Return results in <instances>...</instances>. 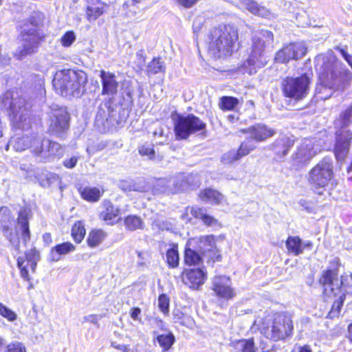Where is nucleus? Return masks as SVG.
Instances as JSON below:
<instances>
[{"instance_id": "4", "label": "nucleus", "mask_w": 352, "mask_h": 352, "mask_svg": "<svg viewBox=\"0 0 352 352\" xmlns=\"http://www.w3.org/2000/svg\"><path fill=\"white\" fill-rule=\"evenodd\" d=\"M237 38L236 30L230 25L215 28L210 35L208 53L215 58L230 55Z\"/></svg>"}, {"instance_id": "14", "label": "nucleus", "mask_w": 352, "mask_h": 352, "mask_svg": "<svg viewBox=\"0 0 352 352\" xmlns=\"http://www.w3.org/2000/svg\"><path fill=\"white\" fill-rule=\"evenodd\" d=\"M306 53L307 47L304 43H291L279 50L274 59L277 63H285L292 59L301 58Z\"/></svg>"}, {"instance_id": "32", "label": "nucleus", "mask_w": 352, "mask_h": 352, "mask_svg": "<svg viewBox=\"0 0 352 352\" xmlns=\"http://www.w3.org/2000/svg\"><path fill=\"white\" fill-rule=\"evenodd\" d=\"M35 139L39 138H30L29 136L14 137L10 140L8 146H12L16 151H22L27 148L32 151V146L34 144Z\"/></svg>"}, {"instance_id": "54", "label": "nucleus", "mask_w": 352, "mask_h": 352, "mask_svg": "<svg viewBox=\"0 0 352 352\" xmlns=\"http://www.w3.org/2000/svg\"><path fill=\"white\" fill-rule=\"evenodd\" d=\"M179 5L185 8H190L195 6L201 0H175Z\"/></svg>"}, {"instance_id": "6", "label": "nucleus", "mask_w": 352, "mask_h": 352, "mask_svg": "<svg viewBox=\"0 0 352 352\" xmlns=\"http://www.w3.org/2000/svg\"><path fill=\"white\" fill-rule=\"evenodd\" d=\"M273 34L268 30H262L253 38L252 51L245 62V67H250L248 73L252 74L256 72V69L264 66L266 63V58L264 54V50L267 45L273 42Z\"/></svg>"}, {"instance_id": "3", "label": "nucleus", "mask_w": 352, "mask_h": 352, "mask_svg": "<svg viewBox=\"0 0 352 352\" xmlns=\"http://www.w3.org/2000/svg\"><path fill=\"white\" fill-rule=\"evenodd\" d=\"M0 109L6 110L16 128L26 130L30 127V118L24 98L16 91H8L0 96Z\"/></svg>"}, {"instance_id": "33", "label": "nucleus", "mask_w": 352, "mask_h": 352, "mask_svg": "<svg viewBox=\"0 0 352 352\" xmlns=\"http://www.w3.org/2000/svg\"><path fill=\"white\" fill-rule=\"evenodd\" d=\"M153 334L162 352H168L175 342V338L170 332L157 335L156 331H154Z\"/></svg>"}, {"instance_id": "53", "label": "nucleus", "mask_w": 352, "mask_h": 352, "mask_svg": "<svg viewBox=\"0 0 352 352\" xmlns=\"http://www.w3.org/2000/svg\"><path fill=\"white\" fill-rule=\"evenodd\" d=\"M345 294H342V295L340 296V300L335 301L331 311L329 313V315L338 314L340 309V307L342 306V303L344 299Z\"/></svg>"}, {"instance_id": "36", "label": "nucleus", "mask_w": 352, "mask_h": 352, "mask_svg": "<svg viewBox=\"0 0 352 352\" xmlns=\"http://www.w3.org/2000/svg\"><path fill=\"white\" fill-rule=\"evenodd\" d=\"M292 146V141L286 137H283L275 142L274 149L276 155L280 157H284L287 154Z\"/></svg>"}, {"instance_id": "27", "label": "nucleus", "mask_w": 352, "mask_h": 352, "mask_svg": "<svg viewBox=\"0 0 352 352\" xmlns=\"http://www.w3.org/2000/svg\"><path fill=\"white\" fill-rule=\"evenodd\" d=\"M76 250V247L70 242H65L53 247L49 254V259L52 262H58L62 256L67 255Z\"/></svg>"}, {"instance_id": "42", "label": "nucleus", "mask_w": 352, "mask_h": 352, "mask_svg": "<svg viewBox=\"0 0 352 352\" xmlns=\"http://www.w3.org/2000/svg\"><path fill=\"white\" fill-rule=\"evenodd\" d=\"M242 158L238 150L232 149L223 153L221 157V161L223 164H231L232 163Z\"/></svg>"}, {"instance_id": "1", "label": "nucleus", "mask_w": 352, "mask_h": 352, "mask_svg": "<svg viewBox=\"0 0 352 352\" xmlns=\"http://www.w3.org/2000/svg\"><path fill=\"white\" fill-rule=\"evenodd\" d=\"M87 82L84 72L62 69L56 72L52 84L56 91L64 97H79L84 93Z\"/></svg>"}, {"instance_id": "15", "label": "nucleus", "mask_w": 352, "mask_h": 352, "mask_svg": "<svg viewBox=\"0 0 352 352\" xmlns=\"http://www.w3.org/2000/svg\"><path fill=\"white\" fill-rule=\"evenodd\" d=\"M39 257V252L35 249H31L24 256L18 258L17 265L23 278L30 280L29 273L35 272Z\"/></svg>"}, {"instance_id": "37", "label": "nucleus", "mask_w": 352, "mask_h": 352, "mask_svg": "<svg viewBox=\"0 0 352 352\" xmlns=\"http://www.w3.org/2000/svg\"><path fill=\"white\" fill-rule=\"evenodd\" d=\"M234 347L236 352H256L253 339H243L234 342Z\"/></svg>"}, {"instance_id": "55", "label": "nucleus", "mask_w": 352, "mask_h": 352, "mask_svg": "<svg viewBox=\"0 0 352 352\" xmlns=\"http://www.w3.org/2000/svg\"><path fill=\"white\" fill-rule=\"evenodd\" d=\"M79 159L78 156H72L68 159H65L63 161V165L67 168H73L76 166L77 162Z\"/></svg>"}, {"instance_id": "12", "label": "nucleus", "mask_w": 352, "mask_h": 352, "mask_svg": "<svg viewBox=\"0 0 352 352\" xmlns=\"http://www.w3.org/2000/svg\"><path fill=\"white\" fill-rule=\"evenodd\" d=\"M29 210L26 208L22 209L19 212L17 219V226L12 231V229L10 230L8 228L3 227V234L9 240L10 243L15 247L19 248V237L17 232V229H19L21 232V236L23 242L26 243L30 239V232L29 229L28 223Z\"/></svg>"}, {"instance_id": "28", "label": "nucleus", "mask_w": 352, "mask_h": 352, "mask_svg": "<svg viewBox=\"0 0 352 352\" xmlns=\"http://www.w3.org/2000/svg\"><path fill=\"white\" fill-rule=\"evenodd\" d=\"M241 3L244 8L254 15L265 18H269L271 16V12L267 8L259 5L254 1L243 0Z\"/></svg>"}, {"instance_id": "41", "label": "nucleus", "mask_w": 352, "mask_h": 352, "mask_svg": "<svg viewBox=\"0 0 352 352\" xmlns=\"http://www.w3.org/2000/svg\"><path fill=\"white\" fill-rule=\"evenodd\" d=\"M139 153L142 156L146 157L148 160H160V158L156 155L153 144H145L139 147Z\"/></svg>"}, {"instance_id": "52", "label": "nucleus", "mask_w": 352, "mask_h": 352, "mask_svg": "<svg viewBox=\"0 0 352 352\" xmlns=\"http://www.w3.org/2000/svg\"><path fill=\"white\" fill-rule=\"evenodd\" d=\"M194 211H195V206L186 207L181 214V219L186 223L192 222L195 219Z\"/></svg>"}, {"instance_id": "26", "label": "nucleus", "mask_w": 352, "mask_h": 352, "mask_svg": "<svg viewBox=\"0 0 352 352\" xmlns=\"http://www.w3.org/2000/svg\"><path fill=\"white\" fill-rule=\"evenodd\" d=\"M288 251L295 256L302 254L305 249L311 250L313 244L310 241L302 242L298 236H289L286 241Z\"/></svg>"}, {"instance_id": "59", "label": "nucleus", "mask_w": 352, "mask_h": 352, "mask_svg": "<svg viewBox=\"0 0 352 352\" xmlns=\"http://www.w3.org/2000/svg\"><path fill=\"white\" fill-rule=\"evenodd\" d=\"M338 50L340 53L341 56L344 58V59L348 63L350 67L352 68V56L347 53L343 49L338 48Z\"/></svg>"}, {"instance_id": "10", "label": "nucleus", "mask_w": 352, "mask_h": 352, "mask_svg": "<svg viewBox=\"0 0 352 352\" xmlns=\"http://www.w3.org/2000/svg\"><path fill=\"white\" fill-rule=\"evenodd\" d=\"M333 175L332 163L329 160H324L309 171L308 182L316 190L322 189L329 184Z\"/></svg>"}, {"instance_id": "46", "label": "nucleus", "mask_w": 352, "mask_h": 352, "mask_svg": "<svg viewBox=\"0 0 352 352\" xmlns=\"http://www.w3.org/2000/svg\"><path fill=\"white\" fill-rule=\"evenodd\" d=\"M0 316L9 322H14L17 319V314L1 302H0Z\"/></svg>"}, {"instance_id": "17", "label": "nucleus", "mask_w": 352, "mask_h": 352, "mask_svg": "<svg viewBox=\"0 0 352 352\" xmlns=\"http://www.w3.org/2000/svg\"><path fill=\"white\" fill-rule=\"evenodd\" d=\"M320 283L323 286L324 294L327 297L336 296L341 292L343 280H339L332 270L324 272Z\"/></svg>"}, {"instance_id": "63", "label": "nucleus", "mask_w": 352, "mask_h": 352, "mask_svg": "<svg viewBox=\"0 0 352 352\" xmlns=\"http://www.w3.org/2000/svg\"><path fill=\"white\" fill-rule=\"evenodd\" d=\"M122 188H124V190H138V189H137L135 187H133L131 188V186H129L127 184V182H123L122 184Z\"/></svg>"}, {"instance_id": "25", "label": "nucleus", "mask_w": 352, "mask_h": 352, "mask_svg": "<svg viewBox=\"0 0 352 352\" xmlns=\"http://www.w3.org/2000/svg\"><path fill=\"white\" fill-rule=\"evenodd\" d=\"M246 133H250L251 138L256 141L263 142L274 135L276 131L265 124H258L248 128Z\"/></svg>"}, {"instance_id": "29", "label": "nucleus", "mask_w": 352, "mask_h": 352, "mask_svg": "<svg viewBox=\"0 0 352 352\" xmlns=\"http://www.w3.org/2000/svg\"><path fill=\"white\" fill-rule=\"evenodd\" d=\"M194 214L195 219L201 220L202 223L206 226L212 228H217L221 226L219 221L214 217L208 214L207 210L204 208L195 206V211H194Z\"/></svg>"}, {"instance_id": "19", "label": "nucleus", "mask_w": 352, "mask_h": 352, "mask_svg": "<svg viewBox=\"0 0 352 352\" xmlns=\"http://www.w3.org/2000/svg\"><path fill=\"white\" fill-rule=\"evenodd\" d=\"M320 150L315 147L312 140L305 139L298 147L296 152L293 155L294 163L296 165L306 163L309 161Z\"/></svg>"}, {"instance_id": "21", "label": "nucleus", "mask_w": 352, "mask_h": 352, "mask_svg": "<svg viewBox=\"0 0 352 352\" xmlns=\"http://www.w3.org/2000/svg\"><path fill=\"white\" fill-rule=\"evenodd\" d=\"M100 77L102 87V94L114 96L117 94L119 86L116 75L113 73L102 70L100 71Z\"/></svg>"}, {"instance_id": "23", "label": "nucleus", "mask_w": 352, "mask_h": 352, "mask_svg": "<svg viewBox=\"0 0 352 352\" xmlns=\"http://www.w3.org/2000/svg\"><path fill=\"white\" fill-rule=\"evenodd\" d=\"M224 240V236H214L212 234L201 236L200 237L189 241L187 243L190 245L192 241H196L199 249L203 252H216L217 251V243Z\"/></svg>"}, {"instance_id": "38", "label": "nucleus", "mask_w": 352, "mask_h": 352, "mask_svg": "<svg viewBox=\"0 0 352 352\" xmlns=\"http://www.w3.org/2000/svg\"><path fill=\"white\" fill-rule=\"evenodd\" d=\"M166 257V262L170 267L174 268L178 266L179 256L177 245H172L171 248L167 250Z\"/></svg>"}, {"instance_id": "39", "label": "nucleus", "mask_w": 352, "mask_h": 352, "mask_svg": "<svg viewBox=\"0 0 352 352\" xmlns=\"http://www.w3.org/2000/svg\"><path fill=\"white\" fill-rule=\"evenodd\" d=\"M86 230L84 223L81 221L76 222L72 228V236L77 243H80L85 237Z\"/></svg>"}, {"instance_id": "64", "label": "nucleus", "mask_w": 352, "mask_h": 352, "mask_svg": "<svg viewBox=\"0 0 352 352\" xmlns=\"http://www.w3.org/2000/svg\"><path fill=\"white\" fill-rule=\"evenodd\" d=\"M349 338L352 342V323L348 327Z\"/></svg>"}, {"instance_id": "5", "label": "nucleus", "mask_w": 352, "mask_h": 352, "mask_svg": "<svg viewBox=\"0 0 352 352\" xmlns=\"http://www.w3.org/2000/svg\"><path fill=\"white\" fill-rule=\"evenodd\" d=\"M293 329L292 316L287 313H278L265 318L261 331L267 338L278 341L290 337Z\"/></svg>"}, {"instance_id": "24", "label": "nucleus", "mask_w": 352, "mask_h": 352, "mask_svg": "<svg viewBox=\"0 0 352 352\" xmlns=\"http://www.w3.org/2000/svg\"><path fill=\"white\" fill-rule=\"evenodd\" d=\"M100 212V218L107 224L113 225L120 220V209L114 206L109 201H104Z\"/></svg>"}, {"instance_id": "34", "label": "nucleus", "mask_w": 352, "mask_h": 352, "mask_svg": "<svg viewBox=\"0 0 352 352\" xmlns=\"http://www.w3.org/2000/svg\"><path fill=\"white\" fill-rule=\"evenodd\" d=\"M79 192L82 198L89 202L98 201L103 194V191H101L96 187H85L79 189Z\"/></svg>"}, {"instance_id": "51", "label": "nucleus", "mask_w": 352, "mask_h": 352, "mask_svg": "<svg viewBox=\"0 0 352 352\" xmlns=\"http://www.w3.org/2000/svg\"><path fill=\"white\" fill-rule=\"evenodd\" d=\"M76 40V34L74 31H67L60 38V43L63 46L67 47L72 45V44Z\"/></svg>"}, {"instance_id": "22", "label": "nucleus", "mask_w": 352, "mask_h": 352, "mask_svg": "<svg viewBox=\"0 0 352 352\" xmlns=\"http://www.w3.org/2000/svg\"><path fill=\"white\" fill-rule=\"evenodd\" d=\"M206 272L202 269L197 268L186 271L184 274V282L190 288L198 289L206 280Z\"/></svg>"}, {"instance_id": "8", "label": "nucleus", "mask_w": 352, "mask_h": 352, "mask_svg": "<svg viewBox=\"0 0 352 352\" xmlns=\"http://www.w3.org/2000/svg\"><path fill=\"white\" fill-rule=\"evenodd\" d=\"M39 24L40 20L37 14H35L28 19L21 26L23 50L20 52V54H17L19 58H21L25 55L36 51L41 39L38 32Z\"/></svg>"}, {"instance_id": "16", "label": "nucleus", "mask_w": 352, "mask_h": 352, "mask_svg": "<svg viewBox=\"0 0 352 352\" xmlns=\"http://www.w3.org/2000/svg\"><path fill=\"white\" fill-rule=\"evenodd\" d=\"M212 289L218 298L227 300L232 299L236 295L232 287L230 278L226 276H215L212 280Z\"/></svg>"}, {"instance_id": "31", "label": "nucleus", "mask_w": 352, "mask_h": 352, "mask_svg": "<svg viewBox=\"0 0 352 352\" xmlns=\"http://www.w3.org/2000/svg\"><path fill=\"white\" fill-rule=\"evenodd\" d=\"M200 199L206 203L220 204L224 201L222 194L212 188H206L199 194Z\"/></svg>"}, {"instance_id": "11", "label": "nucleus", "mask_w": 352, "mask_h": 352, "mask_svg": "<svg viewBox=\"0 0 352 352\" xmlns=\"http://www.w3.org/2000/svg\"><path fill=\"white\" fill-rule=\"evenodd\" d=\"M309 84L310 79L307 74L296 78H287L283 83V93L287 98L301 100L307 95Z\"/></svg>"}, {"instance_id": "45", "label": "nucleus", "mask_w": 352, "mask_h": 352, "mask_svg": "<svg viewBox=\"0 0 352 352\" xmlns=\"http://www.w3.org/2000/svg\"><path fill=\"white\" fill-rule=\"evenodd\" d=\"M256 146L252 139H247L243 142L238 151L241 157L248 155L251 151L256 148Z\"/></svg>"}, {"instance_id": "43", "label": "nucleus", "mask_w": 352, "mask_h": 352, "mask_svg": "<svg viewBox=\"0 0 352 352\" xmlns=\"http://www.w3.org/2000/svg\"><path fill=\"white\" fill-rule=\"evenodd\" d=\"M237 98L232 96H223L221 98L219 106L223 110H232L238 104Z\"/></svg>"}, {"instance_id": "56", "label": "nucleus", "mask_w": 352, "mask_h": 352, "mask_svg": "<svg viewBox=\"0 0 352 352\" xmlns=\"http://www.w3.org/2000/svg\"><path fill=\"white\" fill-rule=\"evenodd\" d=\"M100 318V316H98L96 314H89L83 317L82 322H87L94 324H98V322Z\"/></svg>"}, {"instance_id": "44", "label": "nucleus", "mask_w": 352, "mask_h": 352, "mask_svg": "<svg viewBox=\"0 0 352 352\" xmlns=\"http://www.w3.org/2000/svg\"><path fill=\"white\" fill-rule=\"evenodd\" d=\"M124 223L127 229L130 230H135L142 228V220L140 218L135 215H129L126 217Z\"/></svg>"}, {"instance_id": "20", "label": "nucleus", "mask_w": 352, "mask_h": 352, "mask_svg": "<svg viewBox=\"0 0 352 352\" xmlns=\"http://www.w3.org/2000/svg\"><path fill=\"white\" fill-rule=\"evenodd\" d=\"M184 176L179 175L177 177H171L169 179H160L155 186V192L161 193L166 192H175L177 190H183L184 184L183 179Z\"/></svg>"}, {"instance_id": "48", "label": "nucleus", "mask_w": 352, "mask_h": 352, "mask_svg": "<svg viewBox=\"0 0 352 352\" xmlns=\"http://www.w3.org/2000/svg\"><path fill=\"white\" fill-rule=\"evenodd\" d=\"M105 109H104L102 106L99 107V109L97 112L96 120L97 123L103 124L104 121H107L110 116V109L107 107V104H104Z\"/></svg>"}, {"instance_id": "30", "label": "nucleus", "mask_w": 352, "mask_h": 352, "mask_svg": "<svg viewBox=\"0 0 352 352\" xmlns=\"http://www.w3.org/2000/svg\"><path fill=\"white\" fill-rule=\"evenodd\" d=\"M105 4L99 0H95L87 6L85 14L87 19L94 21L100 16L104 12Z\"/></svg>"}, {"instance_id": "57", "label": "nucleus", "mask_w": 352, "mask_h": 352, "mask_svg": "<svg viewBox=\"0 0 352 352\" xmlns=\"http://www.w3.org/2000/svg\"><path fill=\"white\" fill-rule=\"evenodd\" d=\"M141 309L139 307H133L130 311L131 318L135 321L141 322Z\"/></svg>"}, {"instance_id": "2", "label": "nucleus", "mask_w": 352, "mask_h": 352, "mask_svg": "<svg viewBox=\"0 0 352 352\" xmlns=\"http://www.w3.org/2000/svg\"><path fill=\"white\" fill-rule=\"evenodd\" d=\"M315 61L319 81L324 89H333L343 73H346L348 78L352 77L351 72L342 69V64L338 60L332 52L318 56Z\"/></svg>"}, {"instance_id": "7", "label": "nucleus", "mask_w": 352, "mask_h": 352, "mask_svg": "<svg viewBox=\"0 0 352 352\" xmlns=\"http://www.w3.org/2000/svg\"><path fill=\"white\" fill-rule=\"evenodd\" d=\"M352 122V107L346 109L336 122V126L340 129L337 131V141L335 146V155L338 160H344L346 156L350 142L352 139V131L346 129Z\"/></svg>"}, {"instance_id": "40", "label": "nucleus", "mask_w": 352, "mask_h": 352, "mask_svg": "<svg viewBox=\"0 0 352 352\" xmlns=\"http://www.w3.org/2000/svg\"><path fill=\"white\" fill-rule=\"evenodd\" d=\"M184 261L188 265H197L202 263L201 256L189 248H186L185 250Z\"/></svg>"}, {"instance_id": "49", "label": "nucleus", "mask_w": 352, "mask_h": 352, "mask_svg": "<svg viewBox=\"0 0 352 352\" xmlns=\"http://www.w3.org/2000/svg\"><path fill=\"white\" fill-rule=\"evenodd\" d=\"M3 352H27L25 345L19 341L8 344Z\"/></svg>"}, {"instance_id": "58", "label": "nucleus", "mask_w": 352, "mask_h": 352, "mask_svg": "<svg viewBox=\"0 0 352 352\" xmlns=\"http://www.w3.org/2000/svg\"><path fill=\"white\" fill-rule=\"evenodd\" d=\"M10 57L6 53H2L1 46L0 45V67H4L9 65Z\"/></svg>"}, {"instance_id": "13", "label": "nucleus", "mask_w": 352, "mask_h": 352, "mask_svg": "<svg viewBox=\"0 0 352 352\" xmlns=\"http://www.w3.org/2000/svg\"><path fill=\"white\" fill-rule=\"evenodd\" d=\"M32 152L40 155L46 161L60 158L64 154V148L58 143L49 140L35 139L32 146Z\"/></svg>"}, {"instance_id": "61", "label": "nucleus", "mask_w": 352, "mask_h": 352, "mask_svg": "<svg viewBox=\"0 0 352 352\" xmlns=\"http://www.w3.org/2000/svg\"><path fill=\"white\" fill-rule=\"evenodd\" d=\"M43 239L45 244L49 245L52 243V239L50 233H45L43 235Z\"/></svg>"}, {"instance_id": "35", "label": "nucleus", "mask_w": 352, "mask_h": 352, "mask_svg": "<svg viewBox=\"0 0 352 352\" xmlns=\"http://www.w3.org/2000/svg\"><path fill=\"white\" fill-rule=\"evenodd\" d=\"M106 233L100 229L92 230L89 232L87 243L90 248L98 246L106 238Z\"/></svg>"}, {"instance_id": "9", "label": "nucleus", "mask_w": 352, "mask_h": 352, "mask_svg": "<svg viewBox=\"0 0 352 352\" xmlns=\"http://www.w3.org/2000/svg\"><path fill=\"white\" fill-rule=\"evenodd\" d=\"M206 124L193 114L177 116L174 129L177 139H186L191 134L205 130Z\"/></svg>"}, {"instance_id": "60", "label": "nucleus", "mask_w": 352, "mask_h": 352, "mask_svg": "<svg viewBox=\"0 0 352 352\" xmlns=\"http://www.w3.org/2000/svg\"><path fill=\"white\" fill-rule=\"evenodd\" d=\"M294 352H312V351L309 345H305L302 346H299Z\"/></svg>"}, {"instance_id": "62", "label": "nucleus", "mask_w": 352, "mask_h": 352, "mask_svg": "<svg viewBox=\"0 0 352 352\" xmlns=\"http://www.w3.org/2000/svg\"><path fill=\"white\" fill-rule=\"evenodd\" d=\"M136 56L140 58V66H139V67L140 69H142V66L144 64L145 58H144L142 52H138L136 54Z\"/></svg>"}, {"instance_id": "47", "label": "nucleus", "mask_w": 352, "mask_h": 352, "mask_svg": "<svg viewBox=\"0 0 352 352\" xmlns=\"http://www.w3.org/2000/svg\"><path fill=\"white\" fill-rule=\"evenodd\" d=\"M164 71L163 62L160 58H154L148 65V72L157 74Z\"/></svg>"}, {"instance_id": "50", "label": "nucleus", "mask_w": 352, "mask_h": 352, "mask_svg": "<svg viewBox=\"0 0 352 352\" xmlns=\"http://www.w3.org/2000/svg\"><path fill=\"white\" fill-rule=\"evenodd\" d=\"M170 299L166 294H161L158 298V306L162 312L167 314L169 311Z\"/></svg>"}, {"instance_id": "18", "label": "nucleus", "mask_w": 352, "mask_h": 352, "mask_svg": "<svg viewBox=\"0 0 352 352\" xmlns=\"http://www.w3.org/2000/svg\"><path fill=\"white\" fill-rule=\"evenodd\" d=\"M69 115L65 107L54 109L52 113L50 129L58 134L68 129Z\"/></svg>"}]
</instances>
